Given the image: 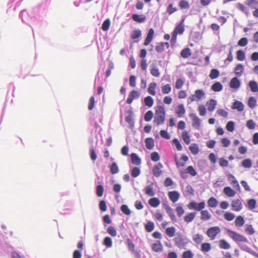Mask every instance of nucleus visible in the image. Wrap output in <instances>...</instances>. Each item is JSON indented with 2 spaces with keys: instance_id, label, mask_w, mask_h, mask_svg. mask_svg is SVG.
<instances>
[{
  "instance_id": "obj_59",
  "label": "nucleus",
  "mask_w": 258,
  "mask_h": 258,
  "mask_svg": "<svg viewBox=\"0 0 258 258\" xmlns=\"http://www.w3.org/2000/svg\"><path fill=\"white\" fill-rule=\"evenodd\" d=\"M153 117V113L151 110L148 111L144 116V119L146 121H150Z\"/></svg>"
},
{
  "instance_id": "obj_43",
  "label": "nucleus",
  "mask_w": 258,
  "mask_h": 258,
  "mask_svg": "<svg viewBox=\"0 0 258 258\" xmlns=\"http://www.w3.org/2000/svg\"><path fill=\"white\" fill-rule=\"evenodd\" d=\"M180 55L183 58H188L191 55L190 49L185 48L182 49L180 52Z\"/></svg>"
},
{
  "instance_id": "obj_18",
  "label": "nucleus",
  "mask_w": 258,
  "mask_h": 258,
  "mask_svg": "<svg viewBox=\"0 0 258 258\" xmlns=\"http://www.w3.org/2000/svg\"><path fill=\"white\" fill-rule=\"evenodd\" d=\"M223 192L228 197H233L236 195V191L229 186H226L223 189Z\"/></svg>"
},
{
  "instance_id": "obj_37",
  "label": "nucleus",
  "mask_w": 258,
  "mask_h": 258,
  "mask_svg": "<svg viewBox=\"0 0 258 258\" xmlns=\"http://www.w3.org/2000/svg\"><path fill=\"white\" fill-rule=\"evenodd\" d=\"M160 202L157 198H152L149 200V204L153 207H157L160 205Z\"/></svg>"
},
{
  "instance_id": "obj_62",
  "label": "nucleus",
  "mask_w": 258,
  "mask_h": 258,
  "mask_svg": "<svg viewBox=\"0 0 258 258\" xmlns=\"http://www.w3.org/2000/svg\"><path fill=\"white\" fill-rule=\"evenodd\" d=\"M122 212L126 215H130L131 214V210L128 206L126 205H122L120 207Z\"/></svg>"
},
{
  "instance_id": "obj_15",
  "label": "nucleus",
  "mask_w": 258,
  "mask_h": 258,
  "mask_svg": "<svg viewBox=\"0 0 258 258\" xmlns=\"http://www.w3.org/2000/svg\"><path fill=\"white\" fill-rule=\"evenodd\" d=\"M185 113V109L183 104H179L177 105L176 110L175 113L178 117H181L183 116Z\"/></svg>"
},
{
  "instance_id": "obj_25",
  "label": "nucleus",
  "mask_w": 258,
  "mask_h": 258,
  "mask_svg": "<svg viewBox=\"0 0 258 258\" xmlns=\"http://www.w3.org/2000/svg\"><path fill=\"white\" fill-rule=\"evenodd\" d=\"M157 87V84L155 82L151 83L149 84V87L148 88V93L152 95L155 96L156 94L155 90Z\"/></svg>"
},
{
  "instance_id": "obj_12",
  "label": "nucleus",
  "mask_w": 258,
  "mask_h": 258,
  "mask_svg": "<svg viewBox=\"0 0 258 258\" xmlns=\"http://www.w3.org/2000/svg\"><path fill=\"white\" fill-rule=\"evenodd\" d=\"M163 167V165L161 163H159L157 165L154 166L153 168V174L155 177H159L162 174L161 169Z\"/></svg>"
},
{
  "instance_id": "obj_11",
  "label": "nucleus",
  "mask_w": 258,
  "mask_h": 258,
  "mask_svg": "<svg viewBox=\"0 0 258 258\" xmlns=\"http://www.w3.org/2000/svg\"><path fill=\"white\" fill-rule=\"evenodd\" d=\"M174 241L175 245L179 248H184L186 245V242H185L184 240L180 236L174 238Z\"/></svg>"
},
{
  "instance_id": "obj_64",
  "label": "nucleus",
  "mask_w": 258,
  "mask_h": 258,
  "mask_svg": "<svg viewBox=\"0 0 258 258\" xmlns=\"http://www.w3.org/2000/svg\"><path fill=\"white\" fill-rule=\"evenodd\" d=\"M245 231L248 235H250L253 234L255 232V230L253 228L252 225H246Z\"/></svg>"
},
{
  "instance_id": "obj_45",
  "label": "nucleus",
  "mask_w": 258,
  "mask_h": 258,
  "mask_svg": "<svg viewBox=\"0 0 258 258\" xmlns=\"http://www.w3.org/2000/svg\"><path fill=\"white\" fill-rule=\"evenodd\" d=\"M204 239V237L202 234H197L194 235L192 240L197 244H200L201 243Z\"/></svg>"
},
{
  "instance_id": "obj_9",
  "label": "nucleus",
  "mask_w": 258,
  "mask_h": 258,
  "mask_svg": "<svg viewBox=\"0 0 258 258\" xmlns=\"http://www.w3.org/2000/svg\"><path fill=\"white\" fill-rule=\"evenodd\" d=\"M189 117L191 118L192 121V126L197 130H199L201 125L200 119L194 113H190Z\"/></svg>"
},
{
  "instance_id": "obj_40",
  "label": "nucleus",
  "mask_w": 258,
  "mask_h": 258,
  "mask_svg": "<svg viewBox=\"0 0 258 258\" xmlns=\"http://www.w3.org/2000/svg\"><path fill=\"white\" fill-rule=\"evenodd\" d=\"M176 232V229L174 227H170L167 228L165 229L166 234L170 237H172L174 236Z\"/></svg>"
},
{
  "instance_id": "obj_54",
  "label": "nucleus",
  "mask_w": 258,
  "mask_h": 258,
  "mask_svg": "<svg viewBox=\"0 0 258 258\" xmlns=\"http://www.w3.org/2000/svg\"><path fill=\"white\" fill-rule=\"evenodd\" d=\"M125 121L130 124L131 126L134 125V122L133 117V112L132 111H129L128 115L125 117Z\"/></svg>"
},
{
  "instance_id": "obj_52",
  "label": "nucleus",
  "mask_w": 258,
  "mask_h": 258,
  "mask_svg": "<svg viewBox=\"0 0 258 258\" xmlns=\"http://www.w3.org/2000/svg\"><path fill=\"white\" fill-rule=\"evenodd\" d=\"M141 36V31L139 29H136L134 30L131 35V37L133 39H136L139 38Z\"/></svg>"
},
{
  "instance_id": "obj_3",
  "label": "nucleus",
  "mask_w": 258,
  "mask_h": 258,
  "mask_svg": "<svg viewBox=\"0 0 258 258\" xmlns=\"http://www.w3.org/2000/svg\"><path fill=\"white\" fill-rule=\"evenodd\" d=\"M221 232V229L218 226H214L208 229L206 231L207 236L211 240H214L216 238V236Z\"/></svg>"
},
{
  "instance_id": "obj_47",
  "label": "nucleus",
  "mask_w": 258,
  "mask_h": 258,
  "mask_svg": "<svg viewBox=\"0 0 258 258\" xmlns=\"http://www.w3.org/2000/svg\"><path fill=\"white\" fill-rule=\"evenodd\" d=\"M162 93L163 94H169L171 91V86L169 84L163 85L161 87Z\"/></svg>"
},
{
  "instance_id": "obj_14",
  "label": "nucleus",
  "mask_w": 258,
  "mask_h": 258,
  "mask_svg": "<svg viewBox=\"0 0 258 258\" xmlns=\"http://www.w3.org/2000/svg\"><path fill=\"white\" fill-rule=\"evenodd\" d=\"M152 250L156 252H161L163 250V246L160 240H157L151 246Z\"/></svg>"
},
{
  "instance_id": "obj_23",
  "label": "nucleus",
  "mask_w": 258,
  "mask_h": 258,
  "mask_svg": "<svg viewBox=\"0 0 258 258\" xmlns=\"http://www.w3.org/2000/svg\"><path fill=\"white\" fill-rule=\"evenodd\" d=\"M208 110L210 112H212L216 108L217 102L213 99H210L207 103Z\"/></svg>"
},
{
  "instance_id": "obj_33",
  "label": "nucleus",
  "mask_w": 258,
  "mask_h": 258,
  "mask_svg": "<svg viewBox=\"0 0 258 258\" xmlns=\"http://www.w3.org/2000/svg\"><path fill=\"white\" fill-rule=\"evenodd\" d=\"M131 160L133 164L139 165L141 163V160L138 155L135 153H132L131 155Z\"/></svg>"
},
{
  "instance_id": "obj_26",
  "label": "nucleus",
  "mask_w": 258,
  "mask_h": 258,
  "mask_svg": "<svg viewBox=\"0 0 258 258\" xmlns=\"http://www.w3.org/2000/svg\"><path fill=\"white\" fill-rule=\"evenodd\" d=\"M133 20L138 23L144 22L146 20V17L144 15H139L138 14H133L132 15Z\"/></svg>"
},
{
  "instance_id": "obj_49",
  "label": "nucleus",
  "mask_w": 258,
  "mask_h": 258,
  "mask_svg": "<svg viewBox=\"0 0 258 258\" xmlns=\"http://www.w3.org/2000/svg\"><path fill=\"white\" fill-rule=\"evenodd\" d=\"M248 85L252 92H258V85L256 82L254 81H251L249 82Z\"/></svg>"
},
{
  "instance_id": "obj_51",
  "label": "nucleus",
  "mask_w": 258,
  "mask_h": 258,
  "mask_svg": "<svg viewBox=\"0 0 258 258\" xmlns=\"http://www.w3.org/2000/svg\"><path fill=\"white\" fill-rule=\"evenodd\" d=\"M110 171L112 174H115L118 173L119 168L115 162H113L110 166Z\"/></svg>"
},
{
  "instance_id": "obj_44",
  "label": "nucleus",
  "mask_w": 258,
  "mask_h": 258,
  "mask_svg": "<svg viewBox=\"0 0 258 258\" xmlns=\"http://www.w3.org/2000/svg\"><path fill=\"white\" fill-rule=\"evenodd\" d=\"M220 75V72L217 69H212L209 74V77L212 79L217 78Z\"/></svg>"
},
{
  "instance_id": "obj_30",
  "label": "nucleus",
  "mask_w": 258,
  "mask_h": 258,
  "mask_svg": "<svg viewBox=\"0 0 258 258\" xmlns=\"http://www.w3.org/2000/svg\"><path fill=\"white\" fill-rule=\"evenodd\" d=\"M181 137L185 144H189L190 142V136L186 131H184L182 133Z\"/></svg>"
},
{
  "instance_id": "obj_17",
  "label": "nucleus",
  "mask_w": 258,
  "mask_h": 258,
  "mask_svg": "<svg viewBox=\"0 0 258 258\" xmlns=\"http://www.w3.org/2000/svg\"><path fill=\"white\" fill-rule=\"evenodd\" d=\"M165 47L167 48L169 47V44L168 42H160L156 46L155 49L158 52H162L164 50Z\"/></svg>"
},
{
  "instance_id": "obj_20",
  "label": "nucleus",
  "mask_w": 258,
  "mask_h": 258,
  "mask_svg": "<svg viewBox=\"0 0 258 258\" xmlns=\"http://www.w3.org/2000/svg\"><path fill=\"white\" fill-rule=\"evenodd\" d=\"M240 81L236 77L232 78L229 84L230 88L233 89H238L240 87Z\"/></svg>"
},
{
  "instance_id": "obj_50",
  "label": "nucleus",
  "mask_w": 258,
  "mask_h": 258,
  "mask_svg": "<svg viewBox=\"0 0 258 258\" xmlns=\"http://www.w3.org/2000/svg\"><path fill=\"white\" fill-rule=\"evenodd\" d=\"M144 102L146 106L151 107L154 104V100L151 96H148L145 98Z\"/></svg>"
},
{
  "instance_id": "obj_58",
  "label": "nucleus",
  "mask_w": 258,
  "mask_h": 258,
  "mask_svg": "<svg viewBox=\"0 0 258 258\" xmlns=\"http://www.w3.org/2000/svg\"><path fill=\"white\" fill-rule=\"evenodd\" d=\"M237 59L239 61H243L245 59V54L241 50H239L236 52Z\"/></svg>"
},
{
  "instance_id": "obj_27",
  "label": "nucleus",
  "mask_w": 258,
  "mask_h": 258,
  "mask_svg": "<svg viewBox=\"0 0 258 258\" xmlns=\"http://www.w3.org/2000/svg\"><path fill=\"white\" fill-rule=\"evenodd\" d=\"M178 11L177 7H174L172 3L168 5L166 9V12L168 15H171Z\"/></svg>"
},
{
  "instance_id": "obj_5",
  "label": "nucleus",
  "mask_w": 258,
  "mask_h": 258,
  "mask_svg": "<svg viewBox=\"0 0 258 258\" xmlns=\"http://www.w3.org/2000/svg\"><path fill=\"white\" fill-rule=\"evenodd\" d=\"M205 95L204 91L203 90H197L195 94L191 95L189 96V98L191 102L199 101H200Z\"/></svg>"
},
{
  "instance_id": "obj_16",
  "label": "nucleus",
  "mask_w": 258,
  "mask_h": 258,
  "mask_svg": "<svg viewBox=\"0 0 258 258\" xmlns=\"http://www.w3.org/2000/svg\"><path fill=\"white\" fill-rule=\"evenodd\" d=\"M228 180L230 181V183L236 189H240V186L237 181L235 179V177L231 174L228 175Z\"/></svg>"
},
{
  "instance_id": "obj_48",
  "label": "nucleus",
  "mask_w": 258,
  "mask_h": 258,
  "mask_svg": "<svg viewBox=\"0 0 258 258\" xmlns=\"http://www.w3.org/2000/svg\"><path fill=\"white\" fill-rule=\"evenodd\" d=\"M155 228L154 223L152 221H148L145 225V228L147 232H152Z\"/></svg>"
},
{
  "instance_id": "obj_13",
  "label": "nucleus",
  "mask_w": 258,
  "mask_h": 258,
  "mask_svg": "<svg viewBox=\"0 0 258 258\" xmlns=\"http://www.w3.org/2000/svg\"><path fill=\"white\" fill-rule=\"evenodd\" d=\"M154 34V31L153 29H150L147 34V37L145 38V41L144 42V45L147 46L150 44V43L152 41L153 38Z\"/></svg>"
},
{
  "instance_id": "obj_61",
  "label": "nucleus",
  "mask_w": 258,
  "mask_h": 258,
  "mask_svg": "<svg viewBox=\"0 0 258 258\" xmlns=\"http://www.w3.org/2000/svg\"><path fill=\"white\" fill-rule=\"evenodd\" d=\"M103 244L107 247H111L112 245L111 238L109 237H106L103 240Z\"/></svg>"
},
{
  "instance_id": "obj_42",
  "label": "nucleus",
  "mask_w": 258,
  "mask_h": 258,
  "mask_svg": "<svg viewBox=\"0 0 258 258\" xmlns=\"http://www.w3.org/2000/svg\"><path fill=\"white\" fill-rule=\"evenodd\" d=\"M165 210L166 211V212L167 213V214H168V215L169 216V217L171 219V220L172 221H176V218H175V215H174V214L173 213V210L171 209V208L169 206L166 205L165 206Z\"/></svg>"
},
{
  "instance_id": "obj_35",
  "label": "nucleus",
  "mask_w": 258,
  "mask_h": 258,
  "mask_svg": "<svg viewBox=\"0 0 258 258\" xmlns=\"http://www.w3.org/2000/svg\"><path fill=\"white\" fill-rule=\"evenodd\" d=\"M256 202L254 199H250L247 201L246 207L250 210H253L256 207Z\"/></svg>"
},
{
  "instance_id": "obj_53",
  "label": "nucleus",
  "mask_w": 258,
  "mask_h": 258,
  "mask_svg": "<svg viewBox=\"0 0 258 258\" xmlns=\"http://www.w3.org/2000/svg\"><path fill=\"white\" fill-rule=\"evenodd\" d=\"M107 233L112 237H115L117 235V231L115 228L112 226H109L107 229Z\"/></svg>"
},
{
  "instance_id": "obj_41",
  "label": "nucleus",
  "mask_w": 258,
  "mask_h": 258,
  "mask_svg": "<svg viewBox=\"0 0 258 258\" xmlns=\"http://www.w3.org/2000/svg\"><path fill=\"white\" fill-rule=\"evenodd\" d=\"M211 249V244L207 242L203 243L201 246V250L203 252H207Z\"/></svg>"
},
{
  "instance_id": "obj_63",
  "label": "nucleus",
  "mask_w": 258,
  "mask_h": 258,
  "mask_svg": "<svg viewBox=\"0 0 258 258\" xmlns=\"http://www.w3.org/2000/svg\"><path fill=\"white\" fill-rule=\"evenodd\" d=\"M242 165L247 168H249L252 166L251 161L249 159H246L242 162Z\"/></svg>"
},
{
  "instance_id": "obj_24",
  "label": "nucleus",
  "mask_w": 258,
  "mask_h": 258,
  "mask_svg": "<svg viewBox=\"0 0 258 258\" xmlns=\"http://www.w3.org/2000/svg\"><path fill=\"white\" fill-rule=\"evenodd\" d=\"M196 215V212L189 213V214L184 216L183 218L184 221L187 223H190L192 222L193 220L195 219Z\"/></svg>"
},
{
  "instance_id": "obj_36",
  "label": "nucleus",
  "mask_w": 258,
  "mask_h": 258,
  "mask_svg": "<svg viewBox=\"0 0 258 258\" xmlns=\"http://www.w3.org/2000/svg\"><path fill=\"white\" fill-rule=\"evenodd\" d=\"M174 159H175V162H176V166L177 167H179V166L182 167V166H184V165H185V163L186 162H187L188 161V157L186 155H183L181 156V159L183 160V162H178L176 157H175Z\"/></svg>"
},
{
  "instance_id": "obj_7",
  "label": "nucleus",
  "mask_w": 258,
  "mask_h": 258,
  "mask_svg": "<svg viewBox=\"0 0 258 258\" xmlns=\"http://www.w3.org/2000/svg\"><path fill=\"white\" fill-rule=\"evenodd\" d=\"M232 210L234 211L239 212L242 209V204L239 199H235L231 202Z\"/></svg>"
},
{
  "instance_id": "obj_39",
  "label": "nucleus",
  "mask_w": 258,
  "mask_h": 258,
  "mask_svg": "<svg viewBox=\"0 0 258 258\" xmlns=\"http://www.w3.org/2000/svg\"><path fill=\"white\" fill-rule=\"evenodd\" d=\"M145 144L146 148L148 149L151 150L154 147V142L152 138H149L145 140Z\"/></svg>"
},
{
  "instance_id": "obj_60",
  "label": "nucleus",
  "mask_w": 258,
  "mask_h": 258,
  "mask_svg": "<svg viewBox=\"0 0 258 258\" xmlns=\"http://www.w3.org/2000/svg\"><path fill=\"white\" fill-rule=\"evenodd\" d=\"M150 72L151 75L155 77H159L160 75L159 69L156 67L152 68L151 69Z\"/></svg>"
},
{
  "instance_id": "obj_38",
  "label": "nucleus",
  "mask_w": 258,
  "mask_h": 258,
  "mask_svg": "<svg viewBox=\"0 0 258 258\" xmlns=\"http://www.w3.org/2000/svg\"><path fill=\"white\" fill-rule=\"evenodd\" d=\"M223 89V86L221 83L217 82L213 84L211 87V89L214 92H219Z\"/></svg>"
},
{
  "instance_id": "obj_8",
  "label": "nucleus",
  "mask_w": 258,
  "mask_h": 258,
  "mask_svg": "<svg viewBox=\"0 0 258 258\" xmlns=\"http://www.w3.org/2000/svg\"><path fill=\"white\" fill-rule=\"evenodd\" d=\"M185 19L183 18L181 20L180 22L176 25L175 29H174L172 33L178 35H181L183 34L184 31V22Z\"/></svg>"
},
{
  "instance_id": "obj_32",
  "label": "nucleus",
  "mask_w": 258,
  "mask_h": 258,
  "mask_svg": "<svg viewBox=\"0 0 258 258\" xmlns=\"http://www.w3.org/2000/svg\"><path fill=\"white\" fill-rule=\"evenodd\" d=\"M219 246L221 249H228L230 248V244L225 239H221L219 241Z\"/></svg>"
},
{
  "instance_id": "obj_57",
  "label": "nucleus",
  "mask_w": 258,
  "mask_h": 258,
  "mask_svg": "<svg viewBox=\"0 0 258 258\" xmlns=\"http://www.w3.org/2000/svg\"><path fill=\"white\" fill-rule=\"evenodd\" d=\"M141 173V170L139 168L135 167H134L131 172V175L132 177L135 178L138 176Z\"/></svg>"
},
{
  "instance_id": "obj_2",
  "label": "nucleus",
  "mask_w": 258,
  "mask_h": 258,
  "mask_svg": "<svg viewBox=\"0 0 258 258\" xmlns=\"http://www.w3.org/2000/svg\"><path fill=\"white\" fill-rule=\"evenodd\" d=\"M227 233L229 237L232 238L234 241L247 242V239L242 235H241L234 231L228 230Z\"/></svg>"
},
{
  "instance_id": "obj_6",
  "label": "nucleus",
  "mask_w": 258,
  "mask_h": 258,
  "mask_svg": "<svg viewBox=\"0 0 258 258\" xmlns=\"http://www.w3.org/2000/svg\"><path fill=\"white\" fill-rule=\"evenodd\" d=\"M140 93L137 90H134L131 91L128 94L126 102L128 104H131L133 100L139 98Z\"/></svg>"
},
{
  "instance_id": "obj_22",
  "label": "nucleus",
  "mask_w": 258,
  "mask_h": 258,
  "mask_svg": "<svg viewBox=\"0 0 258 258\" xmlns=\"http://www.w3.org/2000/svg\"><path fill=\"white\" fill-rule=\"evenodd\" d=\"M232 108L237 109L238 111H242L244 109V105L241 102L236 101L233 103Z\"/></svg>"
},
{
  "instance_id": "obj_28",
  "label": "nucleus",
  "mask_w": 258,
  "mask_h": 258,
  "mask_svg": "<svg viewBox=\"0 0 258 258\" xmlns=\"http://www.w3.org/2000/svg\"><path fill=\"white\" fill-rule=\"evenodd\" d=\"M153 184L152 183L150 185H147L144 189L145 193L150 197H153L155 195Z\"/></svg>"
},
{
  "instance_id": "obj_4",
  "label": "nucleus",
  "mask_w": 258,
  "mask_h": 258,
  "mask_svg": "<svg viewBox=\"0 0 258 258\" xmlns=\"http://www.w3.org/2000/svg\"><path fill=\"white\" fill-rule=\"evenodd\" d=\"M205 205L206 204L204 202H201L199 203L191 202L188 204L187 207L189 209H194L197 211H201L205 208Z\"/></svg>"
},
{
  "instance_id": "obj_19",
  "label": "nucleus",
  "mask_w": 258,
  "mask_h": 258,
  "mask_svg": "<svg viewBox=\"0 0 258 258\" xmlns=\"http://www.w3.org/2000/svg\"><path fill=\"white\" fill-rule=\"evenodd\" d=\"M201 219L202 221H208L210 220L211 218V215L209 213V212L207 210H201Z\"/></svg>"
},
{
  "instance_id": "obj_31",
  "label": "nucleus",
  "mask_w": 258,
  "mask_h": 258,
  "mask_svg": "<svg viewBox=\"0 0 258 258\" xmlns=\"http://www.w3.org/2000/svg\"><path fill=\"white\" fill-rule=\"evenodd\" d=\"M218 203V201L214 197H211L207 201L208 205L210 208H216Z\"/></svg>"
},
{
  "instance_id": "obj_56",
  "label": "nucleus",
  "mask_w": 258,
  "mask_h": 258,
  "mask_svg": "<svg viewBox=\"0 0 258 258\" xmlns=\"http://www.w3.org/2000/svg\"><path fill=\"white\" fill-rule=\"evenodd\" d=\"M224 217L227 221H232L235 218V215L231 212H227L224 214Z\"/></svg>"
},
{
  "instance_id": "obj_10",
  "label": "nucleus",
  "mask_w": 258,
  "mask_h": 258,
  "mask_svg": "<svg viewBox=\"0 0 258 258\" xmlns=\"http://www.w3.org/2000/svg\"><path fill=\"white\" fill-rule=\"evenodd\" d=\"M168 196L170 200L173 203L176 202L179 199L180 194L176 190L169 191L168 192Z\"/></svg>"
},
{
  "instance_id": "obj_21",
  "label": "nucleus",
  "mask_w": 258,
  "mask_h": 258,
  "mask_svg": "<svg viewBox=\"0 0 258 258\" xmlns=\"http://www.w3.org/2000/svg\"><path fill=\"white\" fill-rule=\"evenodd\" d=\"M178 7L180 10H188L190 8V4L186 0H180L178 3Z\"/></svg>"
},
{
  "instance_id": "obj_29",
  "label": "nucleus",
  "mask_w": 258,
  "mask_h": 258,
  "mask_svg": "<svg viewBox=\"0 0 258 258\" xmlns=\"http://www.w3.org/2000/svg\"><path fill=\"white\" fill-rule=\"evenodd\" d=\"M243 67L241 64H238L235 68V74L237 76L240 77L243 73Z\"/></svg>"
},
{
  "instance_id": "obj_55",
  "label": "nucleus",
  "mask_w": 258,
  "mask_h": 258,
  "mask_svg": "<svg viewBox=\"0 0 258 258\" xmlns=\"http://www.w3.org/2000/svg\"><path fill=\"white\" fill-rule=\"evenodd\" d=\"M256 105V99L253 97H250L248 100V105L250 108H254Z\"/></svg>"
},
{
  "instance_id": "obj_34",
  "label": "nucleus",
  "mask_w": 258,
  "mask_h": 258,
  "mask_svg": "<svg viewBox=\"0 0 258 258\" xmlns=\"http://www.w3.org/2000/svg\"><path fill=\"white\" fill-rule=\"evenodd\" d=\"M244 222V218L242 216H238L235 220V224L236 226L238 227H240L243 226Z\"/></svg>"
},
{
  "instance_id": "obj_1",
  "label": "nucleus",
  "mask_w": 258,
  "mask_h": 258,
  "mask_svg": "<svg viewBox=\"0 0 258 258\" xmlns=\"http://www.w3.org/2000/svg\"><path fill=\"white\" fill-rule=\"evenodd\" d=\"M165 116L166 113L164 107L161 105L157 106L155 110L154 122L157 125L162 124L164 123Z\"/></svg>"
},
{
  "instance_id": "obj_46",
  "label": "nucleus",
  "mask_w": 258,
  "mask_h": 258,
  "mask_svg": "<svg viewBox=\"0 0 258 258\" xmlns=\"http://www.w3.org/2000/svg\"><path fill=\"white\" fill-rule=\"evenodd\" d=\"M189 149L194 155H197L199 152V147L195 143L191 144L189 147Z\"/></svg>"
}]
</instances>
